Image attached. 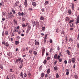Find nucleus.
Returning <instances> with one entry per match:
<instances>
[{
	"label": "nucleus",
	"mask_w": 79,
	"mask_h": 79,
	"mask_svg": "<svg viewBox=\"0 0 79 79\" xmlns=\"http://www.w3.org/2000/svg\"><path fill=\"white\" fill-rule=\"evenodd\" d=\"M9 40H11V41H13V38H12L11 36H9L8 37Z\"/></svg>",
	"instance_id": "10"
},
{
	"label": "nucleus",
	"mask_w": 79,
	"mask_h": 79,
	"mask_svg": "<svg viewBox=\"0 0 79 79\" xmlns=\"http://www.w3.org/2000/svg\"><path fill=\"white\" fill-rule=\"evenodd\" d=\"M71 8H72V10H74V5L73 3L72 4Z\"/></svg>",
	"instance_id": "12"
},
{
	"label": "nucleus",
	"mask_w": 79,
	"mask_h": 79,
	"mask_svg": "<svg viewBox=\"0 0 79 79\" xmlns=\"http://www.w3.org/2000/svg\"><path fill=\"white\" fill-rule=\"evenodd\" d=\"M69 73V72H67L66 73V75H68Z\"/></svg>",
	"instance_id": "58"
},
{
	"label": "nucleus",
	"mask_w": 79,
	"mask_h": 79,
	"mask_svg": "<svg viewBox=\"0 0 79 79\" xmlns=\"http://www.w3.org/2000/svg\"><path fill=\"white\" fill-rule=\"evenodd\" d=\"M65 39H66V42H68V39L67 38V37H66Z\"/></svg>",
	"instance_id": "55"
},
{
	"label": "nucleus",
	"mask_w": 79,
	"mask_h": 79,
	"mask_svg": "<svg viewBox=\"0 0 79 79\" xmlns=\"http://www.w3.org/2000/svg\"><path fill=\"white\" fill-rule=\"evenodd\" d=\"M54 70H55V71H57V70H58V67L56 66L54 67Z\"/></svg>",
	"instance_id": "25"
},
{
	"label": "nucleus",
	"mask_w": 79,
	"mask_h": 79,
	"mask_svg": "<svg viewBox=\"0 0 79 79\" xmlns=\"http://www.w3.org/2000/svg\"><path fill=\"white\" fill-rule=\"evenodd\" d=\"M0 68H1V69H3V67L2 65H0Z\"/></svg>",
	"instance_id": "47"
},
{
	"label": "nucleus",
	"mask_w": 79,
	"mask_h": 79,
	"mask_svg": "<svg viewBox=\"0 0 79 79\" xmlns=\"http://www.w3.org/2000/svg\"><path fill=\"white\" fill-rule=\"evenodd\" d=\"M23 64H21L19 67L20 69H21V68H22L23 67Z\"/></svg>",
	"instance_id": "40"
},
{
	"label": "nucleus",
	"mask_w": 79,
	"mask_h": 79,
	"mask_svg": "<svg viewBox=\"0 0 79 79\" xmlns=\"http://www.w3.org/2000/svg\"><path fill=\"white\" fill-rule=\"evenodd\" d=\"M22 26L23 27H26V24L24 23H23L22 25Z\"/></svg>",
	"instance_id": "33"
},
{
	"label": "nucleus",
	"mask_w": 79,
	"mask_h": 79,
	"mask_svg": "<svg viewBox=\"0 0 79 79\" xmlns=\"http://www.w3.org/2000/svg\"><path fill=\"white\" fill-rule=\"evenodd\" d=\"M48 1H46V2H45V5H47V4H48Z\"/></svg>",
	"instance_id": "54"
},
{
	"label": "nucleus",
	"mask_w": 79,
	"mask_h": 79,
	"mask_svg": "<svg viewBox=\"0 0 79 79\" xmlns=\"http://www.w3.org/2000/svg\"><path fill=\"white\" fill-rule=\"evenodd\" d=\"M26 26L27 27H29V26H30V23H26Z\"/></svg>",
	"instance_id": "21"
},
{
	"label": "nucleus",
	"mask_w": 79,
	"mask_h": 79,
	"mask_svg": "<svg viewBox=\"0 0 79 79\" xmlns=\"http://www.w3.org/2000/svg\"><path fill=\"white\" fill-rule=\"evenodd\" d=\"M73 76L75 79H77L78 78V76L76 75H74Z\"/></svg>",
	"instance_id": "19"
},
{
	"label": "nucleus",
	"mask_w": 79,
	"mask_h": 79,
	"mask_svg": "<svg viewBox=\"0 0 79 79\" xmlns=\"http://www.w3.org/2000/svg\"><path fill=\"white\" fill-rule=\"evenodd\" d=\"M74 21V20H71L69 22V23H73Z\"/></svg>",
	"instance_id": "44"
},
{
	"label": "nucleus",
	"mask_w": 79,
	"mask_h": 79,
	"mask_svg": "<svg viewBox=\"0 0 79 79\" xmlns=\"http://www.w3.org/2000/svg\"><path fill=\"white\" fill-rule=\"evenodd\" d=\"M8 31H6L5 32V34L6 35H8Z\"/></svg>",
	"instance_id": "39"
},
{
	"label": "nucleus",
	"mask_w": 79,
	"mask_h": 79,
	"mask_svg": "<svg viewBox=\"0 0 79 79\" xmlns=\"http://www.w3.org/2000/svg\"><path fill=\"white\" fill-rule=\"evenodd\" d=\"M47 35H48V34H45V36H44V39H47Z\"/></svg>",
	"instance_id": "30"
},
{
	"label": "nucleus",
	"mask_w": 79,
	"mask_h": 79,
	"mask_svg": "<svg viewBox=\"0 0 79 79\" xmlns=\"http://www.w3.org/2000/svg\"><path fill=\"white\" fill-rule=\"evenodd\" d=\"M64 63H65V64H67V61L66 60H65L64 61Z\"/></svg>",
	"instance_id": "53"
},
{
	"label": "nucleus",
	"mask_w": 79,
	"mask_h": 79,
	"mask_svg": "<svg viewBox=\"0 0 79 79\" xmlns=\"http://www.w3.org/2000/svg\"><path fill=\"white\" fill-rule=\"evenodd\" d=\"M13 21L14 23H15V24H17V21H16V19H14Z\"/></svg>",
	"instance_id": "27"
},
{
	"label": "nucleus",
	"mask_w": 79,
	"mask_h": 79,
	"mask_svg": "<svg viewBox=\"0 0 79 79\" xmlns=\"http://www.w3.org/2000/svg\"><path fill=\"white\" fill-rule=\"evenodd\" d=\"M19 1H18L16 2L15 4V6H18L19 5Z\"/></svg>",
	"instance_id": "9"
},
{
	"label": "nucleus",
	"mask_w": 79,
	"mask_h": 79,
	"mask_svg": "<svg viewBox=\"0 0 79 79\" xmlns=\"http://www.w3.org/2000/svg\"><path fill=\"white\" fill-rule=\"evenodd\" d=\"M68 12L69 14H71V10H69Z\"/></svg>",
	"instance_id": "32"
},
{
	"label": "nucleus",
	"mask_w": 79,
	"mask_h": 79,
	"mask_svg": "<svg viewBox=\"0 0 79 79\" xmlns=\"http://www.w3.org/2000/svg\"><path fill=\"white\" fill-rule=\"evenodd\" d=\"M58 59L59 60V62H61V61H62V59H60L59 58V59Z\"/></svg>",
	"instance_id": "42"
},
{
	"label": "nucleus",
	"mask_w": 79,
	"mask_h": 79,
	"mask_svg": "<svg viewBox=\"0 0 79 79\" xmlns=\"http://www.w3.org/2000/svg\"><path fill=\"white\" fill-rule=\"evenodd\" d=\"M22 56L23 58H24L26 56V55H22Z\"/></svg>",
	"instance_id": "63"
},
{
	"label": "nucleus",
	"mask_w": 79,
	"mask_h": 79,
	"mask_svg": "<svg viewBox=\"0 0 79 79\" xmlns=\"http://www.w3.org/2000/svg\"><path fill=\"white\" fill-rule=\"evenodd\" d=\"M22 21H25V19L24 18V17L22 18Z\"/></svg>",
	"instance_id": "50"
},
{
	"label": "nucleus",
	"mask_w": 79,
	"mask_h": 79,
	"mask_svg": "<svg viewBox=\"0 0 79 79\" xmlns=\"http://www.w3.org/2000/svg\"><path fill=\"white\" fill-rule=\"evenodd\" d=\"M7 16H8V18H10V19H11V18H12V17H13V14L12 13V12H10L8 14Z\"/></svg>",
	"instance_id": "2"
},
{
	"label": "nucleus",
	"mask_w": 79,
	"mask_h": 79,
	"mask_svg": "<svg viewBox=\"0 0 79 79\" xmlns=\"http://www.w3.org/2000/svg\"><path fill=\"white\" fill-rule=\"evenodd\" d=\"M47 62V61L46 60H44V64H46V63Z\"/></svg>",
	"instance_id": "34"
},
{
	"label": "nucleus",
	"mask_w": 79,
	"mask_h": 79,
	"mask_svg": "<svg viewBox=\"0 0 79 79\" xmlns=\"http://www.w3.org/2000/svg\"><path fill=\"white\" fill-rule=\"evenodd\" d=\"M44 75H45V74L44 73H41V77H44Z\"/></svg>",
	"instance_id": "24"
},
{
	"label": "nucleus",
	"mask_w": 79,
	"mask_h": 79,
	"mask_svg": "<svg viewBox=\"0 0 79 79\" xmlns=\"http://www.w3.org/2000/svg\"><path fill=\"white\" fill-rule=\"evenodd\" d=\"M58 77H59V75H58V74H57L56 75V78H58Z\"/></svg>",
	"instance_id": "45"
},
{
	"label": "nucleus",
	"mask_w": 79,
	"mask_h": 79,
	"mask_svg": "<svg viewBox=\"0 0 79 79\" xmlns=\"http://www.w3.org/2000/svg\"><path fill=\"white\" fill-rule=\"evenodd\" d=\"M50 42L51 43V44H52V43H53V42L52 41V40H50Z\"/></svg>",
	"instance_id": "61"
},
{
	"label": "nucleus",
	"mask_w": 79,
	"mask_h": 79,
	"mask_svg": "<svg viewBox=\"0 0 79 79\" xmlns=\"http://www.w3.org/2000/svg\"><path fill=\"white\" fill-rule=\"evenodd\" d=\"M79 23V15H78V16L77 17L76 24H78Z\"/></svg>",
	"instance_id": "5"
},
{
	"label": "nucleus",
	"mask_w": 79,
	"mask_h": 79,
	"mask_svg": "<svg viewBox=\"0 0 79 79\" xmlns=\"http://www.w3.org/2000/svg\"><path fill=\"white\" fill-rule=\"evenodd\" d=\"M32 5L34 6H37V4L35 2H33L32 3Z\"/></svg>",
	"instance_id": "11"
},
{
	"label": "nucleus",
	"mask_w": 79,
	"mask_h": 79,
	"mask_svg": "<svg viewBox=\"0 0 79 79\" xmlns=\"http://www.w3.org/2000/svg\"><path fill=\"white\" fill-rule=\"evenodd\" d=\"M24 76L25 77H27V74H26V73H24L23 74Z\"/></svg>",
	"instance_id": "43"
},
{
	"label": "nucleus",
	"mask_w": 79,
	"mask_h": 79,
	"mask_svg": "<svg viewBox=\"0 0 79 79\" xmlns=\"http://www.w3.org/2000/svg\"><path fill=\"white\" fill-rule=\"evenodd\" d=\"M5 45L6 46V47H9V44H8V42L6 43Z\"/></svg>",
	"instance_id": "29"
},
{
	"label": "nucleus",
	"mask_w": 79,
	"mask_h": 79,
	"mask_svg": "<svg viewBox=\"0 0 79 79\" xmlns=\"http://www.w3.org/2000/svg\"><path fill=\"white\" fill-rule=\"evenodd\" d=\"M50 52H53V48H51L50 49Z\"/></svg>",
	"instance_id": "41"
},
{
	"label": "nucleus",
	"mask_w": 79,
	"mask_h": 79,
	"mask_svg": "<svg viewBox=\"0 0 79 79\" xmlns=\"http://www.w3.org/2000/svg\"><path fill=\"white\" fill-rule=\"evenodd\" d=\"M46 40H47V39L44 38V44H45V43L46 42Z\"/></svg>",
	"instance_id": "52"
},
{
	"label": "nucleus",
	"mask_w": 79,
	"mask_h": 79,
	"mask_svg": "<svg viewBox=\"0 0 79 79\" xmlns=\"http://www.w3.org/2000/svg\"><path fill=\"white\" fill-rule=\"evenodd\" d=\"M12 11L13 14H14V15H15V14H16V12H15V10L12 9Z\"/></svg>",
	"instance_id": "26"
},
{
	"label": "nucleus",
	"mask_w": 79,
	"mask_h": 79,
	"mask_svg": "<svg viewBox=\"0 0 79 79\" xmlns=\"http://www.w3.org/2000/svg\"><path fill=\"white\" fill-rule=\"evenodd\" d=\"M66 52L68 55H71V52H70L69 51L67 50L66 51Z\"/></svg>",
	"instance_id": "14"
},
{
	"label": "nucleus",
	"mask_w": 79,
	"mask_h": 79,
	"mask_svg": "<svg viewBox=\"0 0 79 79\" xmlns=\"http://www.w3.org/2000/svg\"><path fill=\"white\" fill-rule=\"evenodd\" d=\"M40 19H41V20H43V19H44V18L43 17H41L40 18Z\"/></svg>",
	"instance_id": "48"
},
{
	"label": "nucleus",
	"mask_w": 79,
	"mask_h": 79,
	"mask_svg": "<svg viewBox=\"0 0 79 79\" xmlns=\"http://www.w3.org/2000/svg\"><path fill=\"white\" fill-rule=\"evenodd\" d=\"M47 60H50V59H51V57H48L47 58Z\"/></svg>",
	"instance_id": "38"
},
{
	"label": "nucleus",
	"mask_w": 79,
	"mask_h": 79,
	"mask_svg": "<svg viewBox=\"0 0 79 79\" xmlns=\"http://www.w3.org/2000/svg\"><path fill=\"white\" fill-rule=\"evenodd\" d=\"M31 26H29L28 27L27 29V30L26 31V33H29V31L31 30Z\"/></svg>",
	"instance_id": "4"
},
{
	"label": "nucleus",
	"mask_w": 79,
	"mask_h": 79,
	"mask_svg": "<svg viewBox=\"0 0 79 79\" xmlns=\"http://www.w3.org/2000/svg\"><path fill=\"white\" fill-rule=\"evenodd\" d=\"M18 14L19 16H21V12H19L18 13Z\"/></svg>",
	"instance_id": "56"
},
{
	"label": "nucleus",
	"mask_w": 79,
	"mask_h": 79,
	"mask_svg": "<svg viewBox=\"0 0 79 79\" xmlns=\"http://www.w3.org/2000/svg\"><path fill=\"white\" fill-rule=\"evenodd\" d=\"M18 44H19V41H16L15 42V45H18Z\"/></svg>",
	"instance_id": "36"
},
{
	"label": "nucleus",
	"mask_w": 79,
	"mask_h": 79,
	"mask_svg": "<svg viewBox=\"0 0 79 79\" xmlns=\"http://www.w3.org/2000/svg\"><path fill=\"white\" fill-rule=\"evenodd\" d=\"M77 39L78 40H79V33L78 35V36L77 37Z\"/></svg>",
	"instance_id": "51"
},
{
	"label": "nucleus",
	"mask_w": 79,
	"mask_h": 79,
	"mask_svg": "<svg viewBox=\"0 0 79 79\" xmlns=\"http://www.w3.org/2000/svg\"><path fill=\"white\" fill-rule=\"evenodd\" d=\"M70 31H73V28L71 27L70 28Z\"/></svg>",
	"instance_id": "62"
},
{
	"label": "nucleus",
	"mask_w": 79,
	"mask_h": 79,
	"mask_svg": "<svg viewBox=\"0 0 79 79\" xmlns=\"http://www.w3.org/2000/svg\"><path fill=\"white\" fill-rule=\"evenodd\" d=\"M7 55L9 56H10L11 57L12 56V53L10 52H8L7 53Z\"/></svg>",
	"instance_id": "7"
},
{
	"label": "nucleus",
	"mask_w": 79,
	"mask_h": 79,
	"mask_svg": "<svg viewBox=\"0 0 79 79\" xmlns=\"http://www.w3.org/2000/svg\"><path fill=\"white\" fill-rule=\"evenodd\" d=\"M50 69H48L47 71V74H49V73H50Z\"/></svg>",
	"instance_id": "22"
},
{
	"label": "nucleus",
	"mask_w": 79,
	"mask_h": 79,
	"mask_svg": "<svg viewBox=\"0 0 79 79\" xmlns=\"http://www.w3.org/2000/svg\"><path fill=\"white\" fill-rule=\"evenodd\" d=\"M23 59H21V58L19 57L16 60L15 63L17 64L19 63H19H20V62L21 63H23Z\"/></svg>",
	"instance_id": "1"
},
{
	"label": "nucleus",
	"mask_w": 79,
	"mask_h": 79,
	"mask_svg": "<svg viewBox=\"0 0 79 79\" xmlns=\"http://www.w3.org/2000/svg\"><path fill=\"white\" fill-rule=\"evenodd\" d=\"M21 15L22 16H23L24 15V13L22 12L21 14Z\"/></svg>",
	"instance_id": "64"
},
{
	"label": "nucleus",
	"mask_w": 79,
	"mask_h": 79,
	"mask_svg": "<svg viewBox=\"0 0 79 79\" xmlns=\"http://www.w3.org/2000/svg\"><path fill=\"white\" fill-rule=\"evenodd\" d=\"M69 19H70L69 18V17H67L65 19V21H69Z\"/></svg>",
	"instance_id": "17"
},
{
	"label": "nucleus",
	"mask_w": 79,
	"mask_h": 79,
	"mask_svg": "<svg viewBox=\"0 0 79 79\" xmlns=\"http://www.w3.org/2000/svg\"><path fill=\"white\" fill-rule=\"evenodd\" d=\"M73 41V40L72 39V38H70L69 39V42H72Z\"/></svg>",
	"instance_id": "28"
},
{
	"label": "nucleus",
	"mask_w": 79,
	"mask_h": 79,
	"mask_svg": "<svg viewBox=\"0 0 79 79\" xmlns=\"http://www.w3.org/2000/svg\"><path fill=\"white\" fill-rule=\"evenodd\" d=\"M20 76V77H22V78H23L24 77H23V73L22 72L21 73Z\"/></svg>",
	"instance_id": "23"
},
{
	"label": "nucleus",
	"mask_w": 79,
	"mask_h": 79,
	"mask_svg": "<svg viewBox=\"0 0 79 79\" xmlns=\"http://www.w3.org/2000/svg\"><path fill=\"white\" fill-rule=\"evenodd\" d=\"M64 31H62L61 32V35H62V37H64V36L65 35H64Z\"/></svg>",
	"instance_id": "6"
},
{
	"label": "nucleus",
	"mask_w": 79,
	"mask_h": 79,
	"mask_svg": "<svg viewBox=\"0 0 79 79\" xmlns=\"http://www.w3.org/2000/svg\"><path fill=\"white\" fill-rule=\"evenodd\" d=\"M72 63H75V61H76V59L74 58H73L72 59Z\"/></svg>",
	"instance_id": "8"
},
{
	"label": "nucleus",
	"mask_w": 79,
	"mask_h": 79,
	"mask_svg": "<svg viewBox=\"0 0 79 79\" xmlns=\"http://www.w3.org/2000/svg\"><path fill=\"white\" fill-rule=\"evenodd\" d=\"M24 5L25 7L27 6V2H24Z\"/></svg>",
	"instance_id": "16"
},
{
	"label": "nucleus",
	"mask_w": 79,
	"mask_h": 79,
	"mask_svg": "<svg viewBox=\"0 0 79 79\" xmlns=\"http://www.w3.org/2000/svg\"><path fill=\"white\" fill-rule=\"evenodd\" d=\"M32 24H33V27H34L35 25V22L34 21H32Z\"/></svg>",
	"instance_id": "18"
},
{
	"label": "nucleus",
	"mask_w": 79,
	"mask_h": 79,
	"mask_svg": "<svg viewBox=\"0 0 79 79\" xmlns=\"http://www.w3.org/2000/svg\"><path fill=\"white\" fill-rule=\"evenodd\" d=\"M39 26V23L38 22H36V23H35L36 27H38Z\"/></svg>",
	"instance_id": "13"
},
{
	"label": "nucleus",
	"mask_w": 79,
	"mask_h": 79,
	"mask_svg": "<svg viewBox=\"0 0 79 79\" xmlns=\"http://www.w3.org/2000/svg\"><path fill=\"white\" fill-rule=\"evenodd\" d=\"M35 45H39L40 43L39 42H38V41H36L35 44Z\"/></svg>",
	"instance_id": "15"
},
{
	"label": "nucleus",
	"mask_w": 79,
	"mask_h": 79,
	"mask_svg": "<svg viewBox=\"0 0 79 79\" xmlns=\"http://www.w3.org/2000/svg\"><path fill=\"white\" fill-rule=\"evenodd\" d=\"M42 31H44L45 30V27H43L42 28Z\"/></svg>",
	"instance_id": "31"
},
{
	"label": "nucleus",
	"mask_w": 79,
	"mask_h": 79,
	"mask_svg": "<svg viewBox=\"0 0 79 79\" xmlns=\"http://www.w3.org/2000/svg\"><path fill=\"white\" fill-rule=\"evenodd\" d=\"M3 15L4 16H5L6 15V12H4L3 13Z\"/></svg>",
	"instance_id": "60"
},
{
	"label": "nucleus",
	"mask_w": 79,
	"mask_h": 79,
	"mask_svg": "<svg viewBox=\"0 0 79 79\" xmlns=\"http://www.w3.org/2000/svg\"><path fill=\"white\" fill-rule=\"evenodd\" d=\"M54 59H55V60H56V59H59V58H60V56L59 55H58H58L56 54L54 56Z\"/></svg>",
	"instance_id": "3"
},
{
	"label": "nucleus",
	"mask_w": 79,
	"mask_h": 79,
	"mask_svg": "<svg viewBox=\"0 0 79 79\" xmlns=\"http://www.w3.org/2000/svg\"><path fill=\"white\" fill-rule=\"evenodd\" d=\"M71 61H72V60H71V59H69L68 61V63H69V64L71 63Z\"/></svg>",
	"instance_id": "20"
},
{
	"label": "nucleus",
	"mask_w": 79,
	"mask_h": 79,
	"mask_svg": "<svg viewBox=\"0 0 79 79\" xmlns=\"http://www.w3.org/2000/svg\"><path fill=\"white\" fill-rule=\"evenodd\" d=\"M5 20H6V19L5 18H2V21H5Z\"/></svg>",
	"instance_id": "59"
},
{
	"label": "nucleus",
	"mask_w": 79,
	"mask_h": 79,
	"mask_svg": "<svg viewBox=\"0 0 79 79\" xmlns=\"http://www.w3.org/2000/svg\"><path fill=\"white\" fill-rule=\"evenodd\" d=\"M33 54H35V55H37V53L35 51H33Z\"/></svg>",
	"instance_id": "37"
},
{
	"label": "nucleus",
	"mask_w": 79,
	"mask_h": 79,
	"mask_svg": "<svg viewBox=\"0 0 79 79\" xmlns=\"http://www.w3.org/2000/svg\"><path fill=\"white\" fill-rule=\"evenodd\" d=\"M60 46H58L57 47V50H58L59 51V50H60Z\"/></svg>",
	"instance_id": "35"
},
{
	"label": "nucleus",
	"mask_w": 79,
	"mask_h": 79,
	"mask_svg": "<svg viewBox=\"0 0 79 79\" xmlns=\"http://www.w3.org/2000/svg\"><path fill=\"white\" fill-rule=\"evenodd\" d=\"M31 76V73H28V77H30Z\"/></svg>",
	"instance_id": "46"
},
{
	"label": "nucleus",
	"mask_w": 79,
	"mask_h": 79,
	"mask_svg": "<svg viewBox=\"0 0 79 79\" xmlns=\"http://www.w3.org/2000/svg\"><path fill=\"white\" fill-rule=\"evenodd\" d=\"M29 52L31 54H32V50H30L29 51Z\"/></svg>",
	"instance_id": "49"
},
{
	"label": "nucleus",
	"mask_w": 79,
	"mask_h": 79,
	"mask_svg": "<svg viewBox=\"0 0 79 79\" xmlns=\"http://www.w3.org/2000/svg\"><path fill=\"white\" fill-rule=\"evenodd\" d=\"M70 27H73V23H72L70 25Z\"/></svg>",
	"instance_id": "57"
}]
</instances>
